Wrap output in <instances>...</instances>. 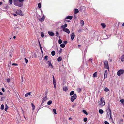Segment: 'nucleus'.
I'll return each mask as SVG.
<instances>
[{"instance_id":"1","label":"nucleus","mask_w":124,"mask_h":124,"mask_svg":"<svg viewBox=\"0 0 124 124\" xmlns=\"http://www.w3.org/2000/svg\"><path fill=\"white\" fill-rule=\"evenodd\" d=\"M13 3L14 5L21 7L23 5V3H20L18 0H13Z\"/></svg>"},{"instance_id":"2","label":"nucleus","mask_w":124,"mask_h":124,"mask_svg":"<svg viewBox=\"0 0 124 124\" xmlns=\"http://www.w3.org/2000/svg\"><path fill=\"white\" fill-rule=\"evenodd\" d=\"M107 116L108 117H109L110 116V118L109 119L111 120H113V119L111 117V109L109 108H108L107 110Z\"/></svg>"},{"instance_id":"3","label":"nucleus","mask_w":124,"mask_h":124,"mask_svg":"<svg viewBox=\"0 0 124 124\" xmlns=\"http://www.w3.org/2000/svg\"><path fill=\"white\" fill-rule=\"evenodd\" d=\"M104 67L105 68L109 70V66L108 63V62L107 61H105L104 62Z\"/></svg>"},{"instance_id":"4","label":"nucleus","mask_w":124,"mask_h":124,"mask_svg":"<svg viewBox=\"0 0 124 124\" xmlns=\"http://www.w3.org/2000/svg\"><path fill=\"white\" fill-rule=\"evenodd\" d=\"M124 72V70H120L117 72V75L118 76H120L121 75L123 74Z\"/></svg>"},{"instance_id":"5","label":"nucleus","mask_w":124,"mask_h":124,"mask_svg":"<svg viewBox=\"0 0 124 124\" xmlns=\"http://www.w3.org/2000/svg\"><path fill=\"white\" fill-rule=\"evenodd\" d=\"M77 97V96L75 94H74V95L71 97L70 100L72 102H73L74 100L76 99Z\"/></svg>"},{"instance_id":"6","label":"nucleus","mask_w":124,"mask_h":124,"mask_svg":"<svg viewBox=\"0 0 124 124\" xmlns=\"http://www.w3.org/2000/svg\"><path fill=\"white\" fill-rule=\"evenodd\" d=\"M103 98H102L100 99V100L101 102L100 103V105H101V106H103L105 105V103L104 100H103Z\"/></svg>"},{"instance_id":"7","label":"nucleus","mask_w":124,"mask_h":124,"mask_svg":"<svg viewBox=\"0 0 124 124\" xmlns=\"http://www.w3.org/2000/svg\"><path fill=\"white\" fill-rule=\"evenodd\" d=\"M85 7L84 6H82L80 7L79 10L81 11H83L85 9Z\"/></svg>"},{"instance_id":"8","label":"nucleus","mask_w":124,"mask_h":124,"mask_svg":"<svg viewBox=\"0 0 124 124\" xmlns=\"http://www.w3.org/2000/svg\"><path fill=\"white\" fill-rule=\"evenodd\" d=\"M16 14L17 15H22V12L21 10H17L16 12Z\"/></svg>"},{"instance_id":"9","label":"nucleus","mask_w":124,"mask_h":124,"mask_svg":"<svg viewBox=\"0 0 124 124\" xmlns=\"http://www.w3.org/2000/svg\"><path fill=\"white\" fill-rule=\"evenodd\" d=\"M47 97V96H45V97L44 96L43 97V98H42L43 100L42 101V102L41 104H43L44 102L45 101H46V100Z\"/></svg>"},{"instance_id":"10","label":"nucleus","mask_w":124,"mask_h":124,"mask_svg":"<svg viewBox=\"0 0 124 124\" xmlns=\"http://www.w3.org/2000/svg\"><path fill=\"white\" fill-rule=\"evenodd\" d=\"M67 26V23H65L64 25H62L61 27L63 29V30L66 29V28Z\"/></svg>"},{"instance_id":"11","label":"nucleus","mask_w":124,"mask_h":124,"mask_svg":"<svg viewBox=\"0 0 124 124\" xmlns=\"http://www.w3.org/2000/svg\"><path fill=\"white\" fill-rule=\"evenodd\" d=\"M107 70H106L105 71L104 73V79L105 78H106L107 77Z\"/></svg>"},{"instance_id":"12","label":"nucleus","mask_w":124,"mask_h":124,"mask_svg":"<svg viewBox=\"0 0 124 124\" xmlns=\"http://www.w3.org/2000/svg\"><path fill=\"white\" fill-rule=\"evenodd\" d=\"M48 33L49 35L50 36H53L54 35V33L52 31H48Z\"/></svg>"},{"instance_id":"13","label":"nucleus","mask_w":124,"mask_h":124,"mask_svg":"<svg viewBox=\"0 0 124 124\" xmlns=\"http://www.w3.org/2000/svg\"><path fill=\"white\" fill-rule=\"evenodd\" d=\"M63 31H64L66 32L67 33H68V34H69L70 32V31L67 28L63 30Z\"/></svg>"},{"instance_id":"14","label":"nucleus","mask_w":124,"mask_h":124,"mask_svg":"<svg viewBox=\"0 0 124 124\" xmlns=\"http://www.w3.org/2000/svg\"><path fill=\"white\" fill-rule=\"evenodd\" d=\"M75 34L74 32H72L71 35V39L72 40H73L74 38L75 37Z\"/></svg>"},{"instance_id":"15","label":"nucleus","mask_w":124,"mask_h":124,"mask_svg":"<svg viewBox=\"0 0 124 124\" xmlns=\"http://www.w3.org/2000/svg\"><path fill=\"white\" fill-rule=\"evenodd\" d=\"M73 18V16H68L66 17L65 19H67L71 20Z\"/></svg>"},{"instance_id":"16","label":"nucleus","mask_w":124,"mask_h":124,"mask_svg":"<svg viewBox=\"0 0 124 124\" xmlns=\"http://www.w3.org/2000/svg\"><path fill=\"white\" fill-rule=\"evenodd\" d=\"M44 19H45V16H44V15H43V16L42 17V18L41 19H39V20L41 22H42L44 21Z\"/></svg>"},{"instance_id":"17","label":"nucleus","mask_w":124,"mask_h":124,"mask_svg":"<svg viewBox=\"0 0 124 124\" xmlns=\"http://www.w3.org/2000/svg\"><path fill=\"white\" fill-rule=\"evenodd\" d=\"M74 13L75 14H77L79 12L77 8H75L74 9Z\"/></svg>"},{"instance_id":"18","label":"nucleus","mask_w":124,"mask_h":124,"mask_svg":"<svg viewBox=\"0 0 124 124\" xmlns=\"http://www.w3.org/2000/svg\"><path fill=\"white\" fill-rule=\"evenodd\" d=\"M121 60L122 62H123L124 61V54H123L122 56L121 57Z\"/></svg>"},{"instance_id":"19","label":"nucleus","mask_w":124,"mask_h":124,"mask_svg":"<svg viewBox=\"0 0 124 124\" xmlns=\"http://www.w3.org/2000/svg\"><path fill=\"white\" fill-rule=\"evenodd\" d=\"M63 90L64 91L66 92L68 90V88L66 87H63Z\"/></svg>"},{"instance_id":"20","label":"nucleus","mask_w":124,"mask_h":124,"mask_svg":"<svg viewBox=\"0 0 124 124\" xmlns=\"http://www.w3.org/2000/svg\"><path fill=\"white\" fill-rule=\"evenodd\" d=\"M84 23V21L83 20H81L80 24L81 25L83 26Z\"/></svg>"},{"instance_id":"21","label":"nucleus","mask_w":124,"mask_h":124,"mask_svg":"<svg viewBox=\"0 0 124 124\" xmlns=\"http://www.w3.org/2000/svg\"><path fill=\"white\" fill-rule=\"evenodd\" d=\"M8 106H7V104H6L5 105V110L6 111H7V110L8 109Z\"/></svg>"},{"instance_id":"22","label":"nucleus","mask_w":124,"mask_h":124,"mask_svg":"<svg viewBox=\"0 0 124 124\" xmlns=\"http://www.w3.org/2000/svg\"><path fill=\"white\" fill-rule=\"evenodd\" d=\"M99 112L101 114H102L103 113V110L101 109H100L99 110Z\"/></svg>"},{"instance_id":"23","label":"nucleus","mask_w":124,"mask_h":124,"mask_svg":"<svg viewBox=\"0 0 124 124\" xmlns=\"http://www.w3.org/2000/svg\"><path fill=\"white\" fill-rule=\"evenodd\" d=\"M48 92V89H46V91H45V96H47V95Z\"/></svg>"},{"instance_id":"24","label":"nucleus","mask_w":124,"mask_h":124,"mask_svg":"<svg viewBox=\"0 0 124 124\" xmlns=\"http://www.w3.org/2000/svg\"><path fill=\"white\" fill-rule=\"evenodd\" d=\"M51 54L53 56H54L55 54V52L54 51H53L51 52Z\"/></svg>"},{"instance_id":"25","label":"nucleus","mask_w":124,"mask_h":124,"mask_svg":"<svg viewBox=\"0 0 124 124\" xmlns=\"http://www.w3.org/2000/svg\"><path fill=\"white\" fill-rule=\"evenodd\" d=\"M31 93L29 92L28 93H27L25 94V97H27L28 95H30Z\"/></svg>"},{"instance_id":"26","label":"nucleus","mask_w":124,"mask_h":124,"mask_svg":"<svg viewBox=\"0 0 124 124\" xmlns=\"http://www.w3.org/2000/svg\"><path fill=\"white\" fill-rule=\"evenodd\" d=\"M62 60V58L61 57H59L57 59V61L58 62H60Z\"/></svg>"},{"instance_id":"27","label":"nucleus","mask_w":124,"mask_h":124,"mask_svg":"<svg viewBox=\"0 0 124 124\" xmlns=\"http://www.w3.org/2000/svg\"><path fill=\"white\" fill-rule=\"evenodd\" d=\"M60 46L62 48L64 47L65 46V44H62L60 45Z\"/></svg>"},{"instance_id":"28","label":"nucleus","mask_w":124,"mask_h":124,"mask_svg":"<svg viewBox=\"0 0 124 124\" xmlns=\"http://www.w3.org/2000/svg\"><path fill=\"white\" fill-rule=\"evenodd\" d=\"M52 103V101H49L47 102V104L48 105H50Z\"/></svg>"},{"instance_id":"29","label":"nucleus","mask_w":124,"mask_h":124,"mask_svg":"<svg viewBox=\"0 0 124 124\" xmlns=\"http://www.w3.org/2000/svg\"><path fill=\"white\" fill-rule=\"evenodd\" d=\"M97 72H95V73H94L93 74V77H97Z\"/></svg>"},{"instance_id":"30","label":"nucleus","mask_w":124,"mask_h":124,"mask_svg":"<svg viewBox=\"0 0 124 124\" xmlns=\"http://www.w3.org/2000/svg\"><path fill=\"white\" fill-rule=\"evenodd\" d=\"M82 111L86 115H88V114L87 112L86 111L84 110H82Z\"/></svg>"},{"instance_id":"31","label":"nucleus","mask_w":124,"mask_h":124,"mask_svg":"<svg viewBox=\"0 0 124 124\" xmlns=\"http://www.w3.org/2000/svg\"><path fill=\"white\" fill-rule=\"evenodd\" d=\"M4 108V105L2 104L1 105L0 108L1 110H3Z\"/></svg>"},{"instance_id":"32","label":"nucleus","mask_w":124,"mask_h":124,"mask_svg":"<svg viewBox=\"0 0 124 124\" xmlns=\"http://www.w3.org/2000/svg\"><path fill=\"white\" fill-rule=\"evenodd\" d=\"M31 105L32 107V110H34L35 108V106L32 103H31Z\"/></svg>"},{"instance_id":"33","label":"nucleus","mask_w":124,"mask_h":124,"mask_svg":"<svg viewBox=\"0 0 124 124\" xmlns=\"http://www.w3.org/2000/svg\"><path fill=\"white\" fill-rule=\"evenodd\" d=\"M47 62L48 63V65L49 66H52V64L51 63V61H48Z\"/></svg>"},{"instance_id":"34","label":"nucleus","mask_w":124,"mask_h":124,"mask_svg":"<svg viewBox=\"0 0 124 124\" xmlns=\"http://www.w3.org/2000/svg\"><path fill=\"white\" fill-rule=\"evenodd\" d=\"M101 25L103 28H104L105 27L106 25L105 23H102L101 24Z\"/></svg>"},{"instance_id":"35","label":"nucleus","mask_w":124,"mask_h":124,"mask_svg":"<svg viewBox=\"0 0 124 124\" xmlns=\"http://www.w3.org/2000/svg\"><path fill=\"white\" fill-rule=\"evenodd\" d=\"M109 89L107 87H106L104 88V91L106 92H108L109 91Z\"/></svg>"},{"instance_id":"36","label":"nucleus","mask_w":124,"mask_h":124,"mask_svg":"<svg viewBox=\"0 0 124 124\" xmlns=\"http://www.w3.org/2000/svg\"><path fill=\"white\" fill-rule=\"evenodd\" d=\"M53 110L54 114H57L56 111L55 109H53Z\"/></svg>"},{"instance_id":"37","label":"nucleus","mask_w":124,"mask_h":124,"mask_svg":"<svg viewBox=\"0 0 124 124\" xmlns=\"http://www.w3.org/2000/svg\"><path fill=\"white\" fill-rule=\"evenodd\" d=\"M74 93V92L73 91H71L70 93V95H73Z\"/></svg>"},{"instance_id":"38","label":"nucleus","mask_w":124,"mask_h":124,"mask_svg":"<svg viewBox=\"0 0 124 124\" xmlns=\"http://www.w3.org/2000/svg\"><path fill=\"white\" fill-rule=\"evenodd\" d=\"M58 43L59 44H61L62 42V41L61 39H59L58 41Z\"/></svg>"},{"instance_id":"39","label":"nucleus","mask_w":124,"mask_h":124,"mask_svg":"<svg viewBox=\"0 0 124 124\" xmlns=\"http://www.w3.org/2000/svg\"><path fill=\"white\" fill-rule=\"evenodd\" d=\"M77 91L78 93H79L81 91V89L80 88H78L77 89Z\"/></svg>"},{"instance_id":"40","label":"nucleus","mask_w":124,"mask_h":124,"mask_svg":"<svg viewBox=\"0 0 124 124\" xmlns=\"http://www.w3.org/2000/svg\"><path fill=\"white\" fill-rule=\"evenodd\" d=\"M38 6L39 8H40L41 7V5L40 3H39L38 5Z\"/></svg>"},{"instance_id":"41","label":"nucleus","mask_w":124,"mask_h":124,"mask_svg":"<svg viewBox=\"0 0 124 124\" xmlns=\"http://www.w3.org/2000/svg\"><path fill=\"white\" fill-rule=\"evenodd\" d=\"M21 79L22 80L21 81L22 84L23 82V76H22L21 77Z\"/></svg>"},{"instance_id":"42","label":"nucleus","mask_w":124,"mask_h":124,"mask_svg":"<svg viewBox=\"0 0 124 124\" xmlns=\"http://www.w3.org/2000/svg\"><path fill=\"white\" fill-rule=\"evenodd\" d=\"M9 2L10 4L11 5L12 3V0H9Z\"/></svg>"},{"instance_id":"43","label":"nucleus","mask_w":124,"mask_h":124,"mask_svg":"<svg viewBox=\"0 0 124 124\" xmlns=\"http://www.w3.org/2000/svg\"><path fill=\"white\" fill-rule=\"evenodd\" d=\"M41 37L43 38V37L44 36V33L43 32H41Z\"/></svg>"},{"instance_id":"44","label":"nucleus","mask_w":124,"mask_h":124,"mask_svg":"<svg viewBox=\"0 0 124 124\" xmlns=\"http://www.w3.org/2000/svg\"><path fill=\"white\" fill-rule=\"evenodd\" d=\"M92 60V58H91L89 59V61H90L91 63H92V64H93V62Z\"/></svg>"},{"instance_id":"45","label":"nucleus","mask_w":124,"mask_h":124,"mask_svg":"<svg viewBox=\"0 0 124 124\" xmlns=\"http://www.w3.org/2000/svg\"><path fill=\"white\" fill-rule=\"evenodd\" d=\"M44 59L46 60H47L48 59L47 56L46 55L44 57Z\"/></svg>"},{"instance_id":"46","label":"nucleus","mask_w":124,"mask_h":124,"mask_svg":"<svg viewBox=\"0 0 124 124\" xmlns=\"http://www.w3.org/2000/svg\"><path fill=\"white\" fill-rule=\"evenodd\" d=\"M69 110L70 111H72L73 112H74V110L73 109H72V108H70L69 109Z\"/></svg>"},{"instance_id":"47","label":"nucleus","mask_w":124,"mask_h":124,"mask_svg":"<svg viewBox=\"0 0 124 124\" xmlns=\"http://www.w3.org/2000/svg\"><path fill=\"white\" fill-rule=\"evenodd\" d=\"M87 121V119L85 117L84 118V121L85 122H86Z\"/></svg>"},{"instance_id":"48","label":"nucleus","mask_w":124,"mask_h":124,"mask_svg":"<svg viewBox=\"0 0 124 124\" xmlns=\"http://www.w3.org/2000/svg\"><path fill=\"white\" fill-rule=\"evenodd\" d=\"M53 84L54 85H56L55 80H53Z\"/></svg>"},{"instance_id":"49","label":"nucleus","mask_w":124,"mask_h":124,"mask_svg":"<svg viewBox=\"0 0 124 124\" xmlns=\"http://www.w3.org/2000/svg\"><path fill=\"white\" fill-rule=\"evenodd\" d=\"M24 60L25 61V62H26V63H27L28 62V60L26 58H24Z\"/></svg>"},{"instance_id":"50","label":"nucleus","mask_w":124,"mask_h":124,"mask_svg":"<svg viewBox=\"0 0 124 124\" xmlns=\"http://www.w3.org/2000/svg\"><path fill=\"white\" fill-rule=\"evenodd\" d=\"M20 2H21V3H23V2L24 0H18Z\"/></svg>"},{"instance_id":"51","label":"nucleus","mask_w":124,"mask_h":124,"mask_svg":"<svg viewBox=\"0 0 124 124\" xmlns=\"http://www.w3.org/2000/svg\"><path fill=\"white\" fill-rule=\"evenodd\" d=\"M7 82L8 83H9L10 81V78H8V79H7Z\"/></svg>"},{"instance_id":"52","label":"nucleus","mask_w":124,"mask_h":124,"mask_svg":"<svg viewBox=\"0 0 124 124\" xmlns=\"http://www.w3.org/2000/svg\"><path fill=\"white\" fill-rule=\"evenodd\" d=\"M120 101L121 102V103H122L124 102V100L123 99H122L120 100Z\"/></svg>"},{"instance_id":"53","label":"nucleus","mask_w":124,"mask_h":124,"mask_svg":"<svg viewBox=\"0 0 124 124\" xmlns=\"http://www.w3.org/2000/svg\"><path fill=\"white\" fill-rule=\"evenodd\" d=\"M56 35L57 36V37H58V35H59V33L58 32H56Z\"/></svg>"},{"instance_id":"54","label":"nucleus","mask_w":124,"mask_h":124,"mask_svg":"<svg viewBox=\"0 0 124 124\" xmlns=\"http://www.w3.org/2000/svg\"><path fill=\"white\" fill-rule=\"evenodd\" d=\"M62 49H61V48H60V50L59 51V52L60 53H61L62 52Z\"/></svg>"},{"instance_id":"55","label":"nucleus","mask_w":124,"mask_h":124,"mask_svg":"<svg viewBox=\"0 0 124 124\" xmlns=\"http://www.w3.org/2000/svg\"><path fill=\"white\" fill-rule=\"evenodd\" d=\"M12 65L17 66V64L16 63H13L12 64Z\"/></svg>"},{"instance_id":"56","label":"nucleus","mask_w":124,"mask_h":124,"mask_svg":"<svg viewBox=\"0 0 124 124\" xmlns=\"http://www.w3.org/2000/svg\"><path fill=\"white\" fill-rule=\"evenodd\" d=\"M104 123L105 124H109V123L107 121H105L104 122Z\"/></svg>"},{"instance_id":"57","label":"nucleus","mask_w":124,"mask_h":124,"mask_svg":"<svg viewBox=\"0 0 124 124\" xmlns=\"http://www.w3.org/2000/svg\"><path fill=\"white\" fill-rule=\"evenodd\" d=\"M63 42L65 44H66L68 43V42L67 41H64Z\"/></svg>"},{"instance_id":"58","label":"nucleus","mask_w":124,"mask_h":124,"mask_svg":"<svg viewBox=\"0 0 124 124\" xmlns=\"http://www.w3.org/2000/svg\"><path fill=\"white\" fill-rule=\"evenodd\" d=\"M2 90L4 92H5V90H4V88H2Z\"/></svg>"},{"instance_id":"59","label":"nucleus","mask_w":124,"mask_h":124,"mask_svg":"<svg viewBox=\"0 0 124 124\" xmlns=\"http://www.w3.org/2000/svg\"><path fill=\"white\" fill-rule=\"evenodd\" d=\"M82 31V30L81 29H80L78 31V32H79L80 33Z\"/></svg>"},{"instance_id":"60","label":"nucleus","mask_w":124,"mask_h":124,"mask_svg":"<svg viewBox=\"0 0 124 124\" xmlns=\"http://www.w3.org/2000/svg\"><path fill=\"white\" fill-rule=\"evenodd\" d=\"M76 104H74V105H73L72 106V108H74L76 106Z\"/></svg>"},{"instance_id":"61","label":"nucleus","mask_w":124,"mask_h":124,"mask_svg":"<svg viewBox=\"0 0 124 124\" xmlns=\"http://www.w3.org/2000/svg\"><path fill=\"white\" fill-rule=\"evenodd\" d=\"M38 42L39 43V46H41L40 43V41H39V40H38Z\"/></svg>"},{"instance_id":"62","label":"nucleus","mask_w":124,"mask_h":124,"mask_svg":"<svg viewBox=\"0 0 124 124\" xmlns=\"http://www.w3.org/2000/svg\"><path fill=\"white\" fill-rule=\"evenodd\" d=\"M55 89L56 87V85H54Z\"/></svg>"},{"instance_id":"63","label":"nucleus","mask_w":124,"mask_h":124,"mask_svg":"<svg viewBox=\"0 0 124 124\" xmlns=\"http://www.w3.org/2000/svg\"><path fill=\"white\" fill-rule=\"evenodd\" d=\"M13 15L15 16H17L16 15V14H13Z\"/></svg>"},{"instance_id":"64","label":"nucleus","mask_w":124,"mask_h":124,"mask_svg":"<svg viewBox=\"0 0 124 124\" xmlns=\"http://www.w3.org/2000/svg\"><path fill=\"white\" fill-rule=\"evenodd\" d=\"M3 94L2 92H0V95H2Z\"/></svg>"}]
</instances>
